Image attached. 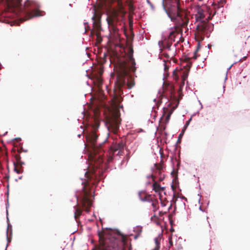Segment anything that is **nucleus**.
Returning <instances> with one entry per match:
<instances>
[{
  "label": "nucleus",
  "instance_id": "nucleus-1",
  "mask_svg": "<svg viewBox=\"0 0 250 250\" xmlns=\"http://www.w3.org/2000/svg\"><path fill=\"white\" fill-rule=\"evenodd\" d=\"M97 170L91 172L86 171L85 176L87 181L84 183L83 188L82 195L81 197L80 203H77L74 207V218L77 221L82 215L83 210L86 212L89 211V209L92 206V201L89 198L91 195V187L97 184Z\"/></svg>",
  "mask_w": 250,
  "mask_h": 250
},
{
  "label": "nucleus",
  "instance_id": "nucleus-2",
  "mask_svg": "<svg viewBox=\"0 0 250 250\" xmlns=\"http://www.w3.org/2000/svg\"><path fill=\"white\" fill-rule=\"evenodd\" d=\"M98 110L94 111V123L92 126L93 130L89 132L86 136V141L89 144L93 151L92 161L94 162V165L97 169L104 162L102 145L101 143L97 144L98 136L96 132V130L98 128L100 125V121L98 118Z\"/></svg>",
  "mask_w": 250,
  "mask_h": 250
},
{
  "label": "nucleus",
  "instance_id": "nucleus-3",
  "mask_svg": "<svg viewBox=\"0 0 250 250\" xmlns=\"http://www.w3.org/2000/svg\"><path fill=\"white\" fill-rule=\"evenodd\" d=\"M133 49L131 46L127 48V57L117 58L114 66V70L117 74V83L120 87L125 84V76H127L131 70L135 69L134 60L133 58Z\"/></svg>",
  "mask_w": 250,
  "mask_h": 250
},
{
  "label": "nucleus",
  "instance_id": "nucleus-4",
  "mask_svg": "<svg viewBox=\"0 0 250 250\" xmlns=\"http://www.w3.org/2000/svg\"><path fill=\"white\" fill-rule=\"evenodd\" d=\"M99 244L92 250H120L119 244L122 242L126 245L127 242L126 236L121 237L113 233L111 230H103L98 233Z\"/></svg>",
  "mask_w": 250,
  "mask_h": 250
},
{
  "label": "nucleus",
  "instance_id": "nucleus-5",
  "mask_svg": "<svg viewBox=\"0 0 250 250\" xmlns=\"http://www.w3.org/2000/svg\"><path fill=\"white\" fill-rule=\"evenodd\" d=\"M163 5L168 16L178 26L187 27L188 18L185 12L180 8L179 0H163Z\"/></svg>",
  "mask_w": 250,
  "mask_h": 250
},
{
  "label": "nucleus",
  "instance_id": "nucleus-6",
  "mask_svg": "<svg viewBox=\"0 0 250 250\" xmlns=\"http://www.w3.org/2000/svg\"><path fill=\"white\" fill-rule=\"evenodd\" d=\"M190 68V65L187 64L184 67L183 69H176L173 72V79L178 83L179 87L178 90L179 99L182 98L183 87L188 78Z\"/></svg>",
  "mask_w": 250,
  "mask_h": 250
},
{
  "label": "nucleus",
  "instance_id": "nucleus-7",
  "mask_svg": "<svg viewBox=\"0 0 250 250\" xmlns=\"http://www.w3.org/2000/svg\"><path fill=\"white\" fill-rule=\"evenodd\" d=\"M213 25L205 21H202L198 23L196 31L194 33L195 39L198 42H200L203 41L204 37H207L209 36V33L213 30Z\"/></svg>",
  "mask_w": 250,
  "mask_h": 250
},
{
  "label": "nucleus",
  "instance_id": "nucleus-8",
  "mask_svg": "<svg viewBox=\"0 0 250 250\" xmlns=\"http://www.w3.org/2000/svg\"><path fill=\"white\" fill-rule=\"evenodd\" d=\"M106 124L109 131L116 134L119 128L120 122L118 111H115L111 113L106 118Z\"/></svg>",
  "mask_w": 250,
  "mask_h": 250
},
{
  "label": "nucleus",
  "instance_id": "nucleus-9",
  "mask_svg": "<svg viewBox=\"0 0 250 250\" xmlns=\"http://www.w3.org/2000/svg\"><path fill=\"white\" fill-rule=\"evenodd\" d=\"M125 145L123 140H121L118 143L113 144L110 147L108 152V156L107 159L108 163L111 162L113 160L114 155H122L124 152V148Z\"/></svg>",
  "mask_w": 250,
  "mask_h": 250
},
{
  "label": "nucleus",
  "instance_id": "nucleus-10",
  "mask_svg": "<svg viewBox=\"0 0 250 250\" xmlns=\"http://www.w3.org/2000/svg\"><path fill=\"white\" fill-rule=\"evenodd\" d=\"M163 93L165 96L168 99L170 98L171 100H174L177 102V104H179V99H177L175 94L174 87L170 83H164L163 87Z\"/></svg>",
  "mask_w": 250,
  "mask_h": 250
},
{
  "label": "nucleus",
  "instance_id": "nucleus-11",
  "mask_svg": "<svg viewBox=\"0 0 250 250\" xmlns=\"http://www.w3.org/2000/svg\"><path fill=\"white\" fill-rule=\"evenodd\" d=\"M177 106V104L175 107H173L172 109L169 111L168 108H164V113L159 121V127L161 130H165L166 129L167 124L169 122L173 110H175Z\"/></svg>",
  "mask_w": 250,
  "mask_h": 250
},
{
  "label": "nucleus",
  "instance_id": "nucleus-12",
  "mask_svg": "<svg viewBox=\"0 0 250 250\" xmlns=\"http://www.w3.org/2000/svg\"><path fill=\"white\" fill-rule=\"evenodd\" d=\"M122 0H109V1L111 3H113L114 2H117L118 6L119 7V8H123ZM132 0H127L126 1V2L127 3V5L128 6V9H129V13L130 14H134V10H135V8L134 7V6H133V4Z\"/></svg>",
  "mask_w": 250,
  "mask_h": 250
},
{
  "label": "nucleus",
  "instance_id": "nucleus-13",
  "mask_svg": "<svg viewBox=\"0 0 250 250\" xmlns=\"http://www.w3.org/2000/svg\"><path fill=\"white\" fill-rule=\"evenodd\" d=\"M180 27L181 28L180 26H178L177 25L176 28H175L174 30H173L169 33L168 37L167 39L170 42H173L176 41V38H181V35L180 34ZM181 28H183L181 27Z\"/></svg>",
  "mask_w": 250,
  "mask_h": 250
},
{
  "label": "nucleus",
  "instance_id": "nucleus-14",
  "mask_svg": "<svg viewBox=\"0 0 250 250\" xmlns=\"http://www.w3.org/2000/svg\"><path fill=\"white\" fill-rule=\"evenodd\" d=\"M106 20L109 26L114 27L118 21V14L116 12H112L107 17Z\"/></svg>",
  "mask_w": 250,
  "mask_h": 250
},
{
  "label": "nucleus",
  "instance_id": "nucleus-15",
  "mask_svg": "<svg viewBox=\"0 0 250 250\" xmlns=\"http://www.w3.org/2000/svg\"><path fill=\"white\" fill-rule=\"evenodd\" d=\"M140 199L143 202H150L152 201L151 196L147 194L145 191H140L138 193Z\"/></svg>",
  "mask_w": 250,
  "mask_h": 250
},
{
  "label": "nucleus",
  "instance_id": "nucleus-16",
  "mask_svg": "<svg viewBox=\"0 0 250 250\" xmlns=\"http://www.w3.org/2000/svg\"><path fill=\"white\" fill-rule=\"evenodd\" d=\"M159 44L160 47H162L163 49H167L170 50V47L172 44V42L165 39L164 40L159 42Z\"/></svg>",
  "mask_w": 250,
  "mask_h": 250
},
{
  "label": "nucleus",
  "instance_id": "nucleus-17",
  "mask_svg": "<svg viewBox=\"0 0 250 250\" xmlns=\"http://www.w3.org/2000/svg\"><path fill=\"white\" fill-rule=\"evenodd\" d=\"M102 74V72H100L99 75H97L93 80V83L95 85H97V87L100 89L103 84V79L101 77V75Z\"/></svg>",
  "mask_w": 250,
  "mask_h": 250
},
{
  "label": "nucleus",
  "instance_id": "nucleus-18",
  "mask_svg": "<svg viewBox=\"0 0 250 250\" xmlns=\"http://www.w3.org/2000/svg\"><path fill=\"white\" fill-rule=\"evenodd\" d=\"M92 20L93 21V27L97 31L96 35L97 37H99L100 34L99 31L101 29L100 22L96 20L95 16L93 17Z\"/></svg>",
  "mask_w": 250,
  "mask_h": 250
},
{
  "label": "nucleus",
  "instance_id": "nucleus-19",
  "mask_svg": "<svg viewBox=\"0 0 250 250\" xmlns=\"http://www.w3.org/2000/svg\"><path fill=\"white\" fill-rule=\"evenodd\" d=\"M151 177L153 179V181L154 182L153 184V190L155 191L156 192H161L164 190V188L161 187L160 185L156 182L155 181V176L153 175H151Z\"/></svg>",
  "mask_w": 250,
  "mask_h": 250
},
{
  "label": "nucleus",
  "instance_id": "nucleus-20",
  "mask_svg": "<svg viewBox=\"0 0 250 250\" xmlns=\"http://www.w3.org/2000/svg\"><path fill=\"white\" fill-rule=\"evenodd\" d=\"M199 227L200 229L203 231H205L206 229H210L211 227L210 226V224L208 221V217H207L206 220H205L204 222L200 223L199 224Z\"/></svg>",
  "mask_w": 250,
  "mask_h": 250
},
{
  "label": "nucleus",
  "instance_id": "nucleus-21",
  "mask_svg": "<svg viewBox=\"0 0 250 250\" xmlns=\"http://www.w3.org/2000/svg\"><path fill=\"white\" fill-rule=\"evenodd\" d=\"M196 20L198 21H202V20L205 18V15L203 14V12L202 10H199L198 13L195 16Z\"/></svg>",
  "mask_w": 250,
  "mask_h": 250
},
{
  "label": "nucleus",
  "instance_id": "nucleus-22",
  "mask_svg": "<svg viewBox=\"0 0 250 250\" xmlns=\"http://www.w3.org/2000/svg\"><path fill=\"white\" fill-rule=\"evenodd\" d=\"M150 202H151V206L153 208V211H156L159 208L158 206V201L157 199L152 198V201H150Z\"/></svg>",
  "mask_w": 250,
  "mask_h": 250
},
{
  "label": "nucleus",
  "instance_id": "nucleus-23",
  "mask_svg": "<svg viewBox=\"0 0 250 250\" xmlns=\"http://www.w3.org/2000/svg\"><path fill=\"white\" fill-rule=\"evenodd\" d=\"M15 159L16 160V165L20 166L21 167H22V166L24 164V162H22L21 161V157L20 155L16 154L15 156Z\"/></svg>",
  "mask_w": 250,
  "mask_h": 250
},
{
  "label": "nucleus",
  "instance_id": "nucleus-24",
  "mask_svg": "<svg viewBox=\"0 0 250 250\" xmlns=\"http://www.w3.org/2000/svg\"><path fill=\"white\" fill-rule=\"evenodd\" d=\"M225 3L226 0H221L218 1L217 4H214V8L215 9H219L221 7H223Z\"/></svg>",
  "mask_w": 250,
  "mask_h": 250
},
{
  "label": "nucleus",
  "instance_id": "nucleus-25",
  "mask_svg": "<svg viewBox=\"0 0 250 250\" xmlns=\"http://www.w3.org/2000/svg\"><path fill=\"white\" fill-rule=\"evenodd\" d=\"M14 171L18 174H20L22 172V167L20 166L16 165L15 163H14Z\"/></svg>",
  "mask_w": 250,
  "mask_h": 250
},
{
  "label": "nucleus",
  "instance_id": "nucleus-26",
  "mask_svg": "<svg viewBox=\"0 0 250 250\" xmlns=\"http://www.w3.org/2000/svg\"><path fill=\"white\" fill-rule=\"evenodd\" d=\"M155 167L157 170L156 173L158 172L159 174H160L161 170L163 169L162 165L161 164H155Z\"/></svg>",
  "mask_w": 250,
  "mask_h": 250
},
{
  "label": "nucleus",
  "instance_id": "nucleus-27",
  "mask_svg": "<svg viewBox=\"0 0 250 250\" xmlns=\"http://www.w3.org/2000/svg\"><path fill=\"white\" fill-rule=\"evenodd\" d=\"M177 173H178V172L177 171H175L174 169H173L172 170V171L171 172V175L172 176H175V177H176L175 178H176L177 177V176H178V174Z\"/></svg>",
  "mask_w": 250,
  "mask_h": 250
},
{
  "label": "nucleus",
  "instance_id": "nucleus-28",
  "mask_svg": "<svg viewBox=\"0 0 250 250\" xmlns=\"http://www.w3.org/2000/svg\"><path fill=\"white\" fill-rule=\"evenodd\" d=\"M7 242H8V243L7 244V246H8V243H10L11 242V238H10V237H9L8 236V230L7 231Z\"/></svg>",
  "mask_w": 250,
  "mask_h": 250
},
{
  "label": "nucleus",
  "instance_id": "nucleus-29",
  "mask_svg": "<svg viewBox=\"0 0 250 250\" xmlns=\"http://www.w3.org/2000/svg\"><path fill=\"white\" fill-rule=\"evenodd\" d=\"M184 132V131L183 130L181 132V133L179 135L178 140H179L180 139V138L182 137V136Z\"/></svg>",
  "mask_w": 250,
  "mask_h": 250
},
{
  "label": "nucleus",
  "instance_id": "nucleus-30",
  "mask_svg": "<svg viewBox=\"0 0 250 250\" xmlns=\"http://www.w3.org/2000/svg\"><path fill=\"white\" fill-rule=\"evenodd\" d=\"M134 85V83H132V84H129V85H128L129 88H131Z\"/></svg>",
  "mask_w": 250,
  "mask_h": 250
},
{
  "label": "nucleus",
  "instance_id": "nucleus-31",
  "mask_svg": "<svg viewBox=\"0 0 250 250\" xmlns=\"http://www.w3.org/2000/svg\"><path fill=\"white\" fill-rule=\"evenodd\" d=\"M15 140L17 142H19V141H21V138H15Z\"/></svg>",
  "mask_w": 250,
  "mask_h": 250
},
{
  "label": "nucleus",
  "instance_id": "nucleus-32",
  "mask_svg": "<svg viewBox=\"0 0 250 250\" xmlns=\"http://www.w3.org/2000/svg\"><path fill=\"white\" fill-rule=\"evenodd\" d=\"M196 51H197V50ZM196 52H197V51H196V52H195V54H194V56H193V58H194V59H196L197 58V56H196V54H195V53H196Z\"/></svg>",
  "mask_w": 250,
  "mask_h": 250
},
{
  "label": "nucleus",
  "instance_id": "nucleus-33",
  "mask_svg": "<svg viewBox=\"0 0 250 250\" xmlns=\"http://www.w3.org/2000/svg\"><path fill=\"white\" fill-rule=\"evenodd\" d=\"M165 56L167 58H169V55L167 53L165 54Z\"/></svg>",
  "mask_w": 250,
  "mask_h": 250
},
{
  "label": "nucleus",
  "instance_id": "nucleus-34",
  "mask_svg": "<svg viewBox=\"0 0 250 250\" xmlns=\"http://www.w3.org/2000/svg\"><path fill=\"white\" fill-rule=\"evenodd\" d=\"M163 179H164V178L160 177V178H159V181H163Z\"/></svg>",
  "mask_w": 250,
  "mask_h": 250
},
{
  "label": "nucleus",
  "instance_id": "nucleus-35",
  "mask_svg": "<svg viewBox=\"0 0 250 250\" xmlns=\"http://www.w3.org/2000/svg\"><path fill=\"white\" fill-rule=\"evenodd\" d=\"M190 120H191V119H190L189 120H188V121L187 122L186 125H188V123L189 122V121H190Z\"/></svg>",
  "mask_w": 250,
  "mask_h": 250
},
{
  "label": "nucleus",
  "instance_id": "nucleus-36",
  "mask_svg": "<svg viewBox=\"0 0 250 250\" xmlns=\"http://www.w3.org/2000/svg\"><path fill=\"white\" fill-rule=\"evenodd\" d=\"M170 105H171V103H169V104H168V106H170Z\"/></svg>",
  "mask_w": 250,
  "mask_h": 250
},
{
  "label": "nucleus",
  "instance_id": "nucleus-37",
  "mask_svg": "<svg viewBox=\"0 0 250 250\" xmlns=\"http://www.w3.org/2000/svg\"><path fill=\"white\" fill-rule=\"evenodd\" d=\"M171 187H172V188L174 189V186L173 185H172Z\"/></svg>",
  "mask_w": 250,
  "mask_h": 250
},
{
  "label": "nucleus",
  "instance_id": "nucleus-38",
  "mask_svg": "<svg viewBox=\"0 0 250 250\" xmlns=\"http://www.w3.org/2000/svg\"><path fill=\"white\" fill-rule=\"evenodd\" d=\"M77 201H78V197H77Z\"/></svg>",
  "mask_w": 250,
  "mask_h": 250
}]
</instances>
